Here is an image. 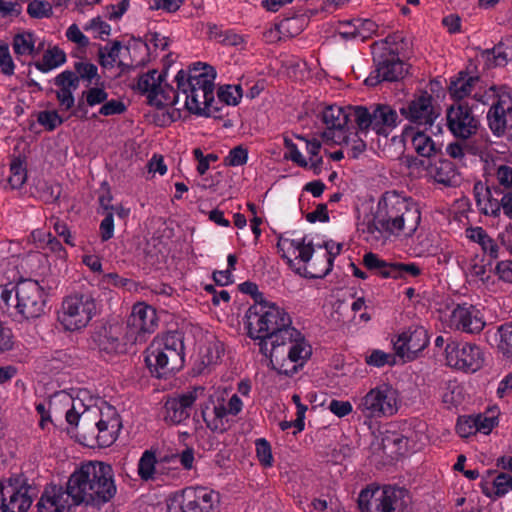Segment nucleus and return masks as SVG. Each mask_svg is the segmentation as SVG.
<instances>
[{"mask_svg":"<svg viewBox=\"0 0 512 512\" xmlns=\"http://www.w3.org/2000/svg\"><path fill=\"white\" fill-rule=\"evenodd\" d=\"M37 121L46 130L53 131L63 123V119L57 111H41L38 113Z\"/></svg>","mask_w":512,"mask_h":512,"instance_id":"nucleus-52","label":"nucleus"},{"mask_svg":"<svg viewBox=\"0 0 512 512\" xmlns=\"http://www.w3.org/2000/svg\"><path fill=\"white\" fill-rule=\"evenodd\" d=\"M482 58L485 59V65L488 68L505 66L512 56L508 53L507 49L504 48L502 43L483 51Z\"/></svg>","mask_w":512,"mask_h":512,"instance_id":"nucleus-40","label":"nucleus"},{"mask_svg":"<svg viewBox=\"0 0 512 512\" xmlns=\"http://www.w3.org/2000/svg\"><path fill=\"white\" fill-rule=\"evenodd\" d=\"M363 264L382 278L406 279L407 276L418 277L422 272L416 263L386 262L372 252L363 256Z\"/></svg>","mask_w":512,"mask_h":512,"instance_id":"nucleus-17","label":"nucleus"},{"mask_svg":"<svg viewBox=\"0 0 512 512\" xmlns=\"http://www.w3.org/2000/svg\"><path fill=\"white\" fill-rule=\"evenodd\" d=\"M429 342L427 331L423 327L409 328L399 335L394 342V349L398 356L413 360Z\"/></svg>","mask_w":512,"mask_h":512,"instance_id":"nucleus-23","label":"nucleus"},{"mask_svg":"<svg viewBox=\"0 0 512 512\" xmlns=\"http://www.w3.org/2000/svg\"><path fill=\"white\" fill-rule=\"evenodd\" d=\"M127 325L137 336L153 332L157 325L155 309L144 303L135 304L127 320Z\"/></svg>","mask_w":512,"mask_h":512,"instance_id":"nucleus-26","label":"nucleus"},{"mask_svg":"<svg viewBox=\"0 0 512 512\" xmlns=\"http://www.w3.org/2000/svg\"><path fill=\"white\" fill-rule=\"evenodd\" d=\"M96 312L92 293H74L63 299L58 320L65 330L76 331L86 327Z\"/></svg>","mask_w":512,"mask_h":512,"instance_id":"nucleus-10","label":"nucleus"},{"mask_svg":"<svg viewBox=\"0 0 512 512\" xmlns=\"http://www.w3.org/2000/svg\"><path fill=\"white\" fill-rule=\"evenodd\" d=\"M409 500L404 488L367 487L358 496V507L361 512H405Z\"/></svg>","mask_w":512,"mask_h":512,"instance_id":"nucleus-8","label":"nucleus"},{"mask_svg":"<svg viewBox=\"0 0 512 512\" xmlns=\"http://www.w3.org/2000/svg\"><path fill=\"white\" fill-rule=\"evenodd\" d=\"M34 44V36L30 32L17 34L13 38V49L17 55L36 54Z\"/></svg>","mask_w":512,"mask_h":512,"instance_id":"nucleus-44","label":"nucleus"},{"mask_svg":"<svg viewBox=\"0 0 512 512\" xmlns=\"http://www.w3.org/2000/svg\"><path fill=\"white\" fill-rule=\"evenodd\" d=\"M181 91L175 90L172 86L160 84V89L157 90V94L150 96V105L158 108L165 106H173L178 102Z\"/></svg>","mask_w":512,"mask_h":512,"instance_id":"nucleus-39","label":"nucleus"},{"mask_svg":"<svg viewBox=\"0 0 512 512\" xmlns=\"http://www.w3.org/2000/svg\"><path fill=\"white\" fill-rule=\"evenodd\" d=\"M353 31H341L340 34L345 38L361 37L366 38L376 29V24L369 19H353L350 23Z\"/></svg>","mask_w":512,"mask_h":512,"instance_id":"nucleus-42","label":"nucleus"},{"mask_svg":"<svg viewBox=\"0 0 512 512\" xmlns=\"http://www.w3.org/2000/svg\"><path fill=\"white\" fill-rule=\"evenodd\" d=\"M284 146L288 150V153H286L284 156L285 159H290L292 162L296 163L302 168L308 167V161L303 157L296 144H294L290 138H284Z\"/></svg>","mask_w":512,"mask_h":512,"instance_id":"nucleus-54","label":"nucleus"},{"mask_svg":"<svg viewBox=\"0 0 512 512\" xmlns=\"http://www.w3.org/2000/svg\"><path fill=\"white\" fill-rule=\"evenodd\" d=\"M46 288L37 280L20 279L16 284L0 285V307L14 308L22 320H35L46 314Z\"/></svg>","mask_w":512,"mask_h":512,"instance_id":"nucleus-4","label":"nucleus"},{"mask_svg":"<svg viewBox=\"0 0 512 512\" xmlns=\"http://www.w3.org/2000/svg\"><path fill=\"white\" fill-rule=\"evenodd\" d=\"M126 111V105L117 99L106 100L99 109V114L103 116L120 115Z\"/></svg>","mask_w":512,"mask_h":512,"instance_id":"nucleus-60","label":"nucleus"},{"mask_svg":"<svg viewBox=\"0 0 512 512\" xmlns=\"http://www.w3.org/2000/svg\"><path fill=\"white\" fill-rule=\"evenodd\" d=\"M248 151L243 146L239 145L230 150L228 156L225 158L224 163L227 166H242L247 163Z\"/></svg>","mask_w":512,"mask_h":512,"instance_id":"nucleus-55","label":"nucleus"},{"mask_svg":"<svg viewBox=\"0 0 512 512\" xmlns=\"http://www.w3.org/2000/svg\"><path fill=\"white\" fill-rule=\"evenodd\" d=\"M277 247L280 251L283 252H285V249H287V251L292 250L293 253L298 252L297 258H299L304 263H308L314 253V247L312 243H305V238L295 240L280 237L277 243ZM282 257L287 259V263L290 267H292V259L287 257L285 253H283Z\"/></svg>","mask_w":512,"mask_h":512,"instance_id":"nucleus-31","label":"nucleus"},{"mask_svg":"<svg viewBox=\"0 0 512 512\" xmlns=\"http://www.w3.org/2000/svg\"><path fill=\"white\" fill-rule=\"evenodd\" d=\"M67 484L80 505L100 506L116 493L112 467L100 461L82 463L70 475Z\"/></svg>","mask_w":512,"mask_h":512,"instance_id":"nucleus-3","label":"nucleus"},{"mask_svg":"<svg viewBox=\"0 0 512 512\" xmlns=\"http://www.w3.org/2000/svg\"><path fill=\"white\" fill-rule=\"evenodd\" d=\"M122 44L120 41H114L111 46L100 47L98 50V57L101 66L104 68L113 67L116 63Z\"/></svg>","mask_w":512,"mask_h":512,"instance_id":"nucleus-45","label":"nucleus"},{"mask_svg":"<svg viewBox=\"0 0 512 512\" xmlns=\"http://www.w3.org/2000/svg\"><path fill=\"white\" fill-rule=\"evenodd\" d=\"M397 391L389 384L383 383L363 396L357 409L366 418H380L394 415L397 408Z\"/></svg>","mask_w":512,"mask_h":512,"instance_id":"nucleus-12","label":"nucleus"},{"mask_svg":"<svg viewBox=\"0 0 512 512\" xmlns=\"http://www.w3.org/2000/svg\"><path fill=\"white\" fill-rule=\"evenodd\" d=\"M184 344L182 335L168 332L156 337L145 351V363L152 375L166 378L184 366Z\"/></svg>","mask_w":512,"mask_h":512,"instance_id":"nucleus-6","label":"nucleus"},{"mask_svg":"<svg viewBox=\"0 0 512 512\" xmlns=\"http://www.w3.org/2000/svg\"><path fill=\"white\" fill-rule=\"evenodd\" d=\"M29 486L22 476L11 477L7 480L5 500L1 502L2 512H27L32 504L28 495Z\"/></svg>","mask_w":512,"mask_h":512,"instance_id":"nucleus-22","label":"nucleus"},{"mask_svg":"<svg viewBox=\"0 0 512 512\" xmlns=\"http://www.w3.org/2000/svg\"><path fill=\"white\" fill-rule=\"evenodd\" d=\"M495 273L499 279L512 284V260H504L497 263Z\"/></svg>","mask_w":512,"mask_h":512,"instance_id":"nucleus-64","label":"nucleus"},{"mask_svg":"<svg viewBox=\"0 0 512 512\" xmlns=\"http://www.w3.org/2000/svg\"><path fill=\"white\" fill-rule=\"evenodd\" d=\"M353 121L360 133L367 134L371 129L378 135L388 136L398 125L399 116L388 104H372L369 107L355 106Z\"/></svg>","mask_w":512,"mask_h":512,"instance_id":"nucleus-9","label":"nucleus"},{"mask_svg":"<svg viewBox=\"0 0 512 512\" xmlns=\"http://www.w3.org/2000/svg\"><path fill=\"white\" fill-rule=\"evenodd\" d=\"M242 97V89L239 85H227L220 87L218 98L225 105H237Z\"/></svg>","mask_w":512,"mask_h":512,"instance_id":"nucleus-48","label":"nucleus"},{"mask_svg":"<svg viewBox=\"0 0 512 512\" xmlns=\"http://www.w3.org/2000/svg\"><path fill=\"white\" fill-rule=\"evenodd\" d=\"M54 84L59 88L76 90L79 86V77L75 72L65 70L55 77Z\"/></svg>","mask_w":512,"mask_h":512,"instance_id":"nucleus-50","label":"nucleus"},{"mask_svg":"<svg viewBox=\"0 0 512 512\" xmlns=\"http://www.w3.org/2000/svg\"><path fill=\"white\" fill-rule=\"evenodd\" d=\"M449 322L450 327L470 334L479 333L485 326L480 311L466 304H458L452 310Z\"/></svg>","mask_w":512,"mask_h":512,"instance_id":"nucleus-25","label":"nucleus"},{"mask_svg":"<svg viewBox=\"0 0 512 512\" xmlns=\"http://www.w3.org/2000/svg\"><path fill=\"white\" fill-rule=\"evenodd\" d=\"M163 461H158L156 454L152 450H145L138 462V475L143 481H151L156 479L157 465Z\"/></svg>","mask_w":512,"mask_h":512,"instance_id":"nucleus-36","label":"nucleus"},{"mask_svg":"<svg viewBox=\"0 0 512 512\" xmlns=\"http://www.w3.org/2000/svg\"><path fill=\"white\" fill-rule=\"evenodd\" d=\"M79 505L66 483L65 488L58 485L47 486L36 506L37 512H73Z\"/></svg>","mask_w":512,"mask_h":512,"instance_id":"nucleus-18","label":"nucleus"},{"mask_svg":"<svg viewBox=\"0 0 512 512\" xmlns=\"http://www.w3.org/2000/svg\"><path fill=\"white\" fill-rule=\"evenodd\" d=\"M184 0H148V6L151 10H163L167 13L176 12Z\"/></svg>","mask_w":512,"mask_h":512,"instance_id":"nucleus-59","label":"nucleus"},{"mask_svg":"<svg viewBox=\"0 0 512 512\" xmlns=\"http://www.w3.org/2000/svg\"><path fill=\"white\" fill-rule=\"evenodd\" d=\"M377 221L391 228L392 233L411 237L421 221L419 206L410 197L395 191L385 192L377 205Z\"/></svg>","mask_w":512,"mask_h":512,"instance_id":"nucleus-5","label":"nucleus"},{"mask_svg":"<svg viewBox=\"0 0 512 512\" xmlns=\"http://www.w3.org/2000/svg\"><path fill=\"white\" fill-rule=\"evenodd\" d=\"M165 76L166 73H159L157 70L153 69L139 77L136 89L147 95L149 104L150 96L157 94V90L160 89V84L163 83Z\"/></svg>","mask_w":512,"mask_h":512,"instance_id":"nucleus-33","label":"nucleus"},{"mask_svg":"<svg viewBox=\"0 0 512 512\" xmlns=\"http://www.w3.org/2000/svg\"><path fill=\"white\" fill-rule=\"evenodd\" d=\"M66 62L65 52L57 46L49 48L45 51L42 61H37L34 66L37 70L47 73Z\"/></svg>","mask_w":512,"mask_h":512,"instance_id":"nucleus-37","label":"nucleus"},{"mask_svg":"<svg viewBox=\"0 0 512 512\" xmlns=\"http://www.w3.org/2000/svg\"><path fill=\"white\" fill-rule=\"evenodd\" d=\"M27 13L32 18H45L52 15V6L47 1L33 0L28 4Z\"/></svg>","mask_w":512,"mask_h":512,"instance_id":"nucleus-51","label":"nucleus"},{"mask_svg":"<svg viewBox=\"0 0 512 512\" xmlns=\"http://www.w3.org/2000/svg\"><path fill=\"white\" fill-rule=\"evenodd\" d=\"M456 430L457 433L463 438H467L470 435L476 434L477 426L474 418H472V415L459 417Z\"/></svg>","mask_w":512,"mask_h":512,"instance_id":"nucleus-57","label":"nucleus"},{"mask_svg":"<svg viewBox=\"0 0 512 512\" xmlns=\"http://www.w3.org/2000/svg\"><path fill=\"white\" fill-rule=\"evenodd\" d=\"M425 169L428 175L439 184L455 186L459 180V173L455 164L448 159H438L434 162L428 161Z\"/></svg>","mask_w":512,"mask_h":512,"instance_id":"nucleus-27","label":"nucleus"},{"mask_svg":"<svg viewBox=\"0 0 512 512\" xmlns=\"http://www.w3.org/2000/svg\"><path fill=\"white\" fill-rule=\"evenodd\" d=\"M99 229H100V237H101L102 242H106L113 237L114 219H113L112 211H108L105 214L104 219L100 223Z\"/></svg>","mask_w":512,"mask_h":512,"instance_id":"nucleus-63","label":"nucleus"},{"mask_svg":"<svg viewBox=\"0 0 512 512\" xmlns=\"http://www.w3.org/2000/svg\"><path fill=\"white\" fill-rule=\"evenodd\" d=\"M400 113L411 123L432 126L439 112L433 105V97L428 92H422L406 106L400 108Z\"/></svg>","mask_w":512,"mask_h":512,"instance_id":"nucleus-21","label":"nucleus"},{"mask_svg":"<svg viewBox=\"0 0 512 512\" xmlns=\"http://www.w3.org/2000/svg\"><path fill=\"white\" fill-rule=\"evenodd\" d=\"M14 62L6 44L0 45V69L4 75L10 76L14 73Z\"/></svg>","mask_w":512,"mask_h":512,"instance_id":"nucleus-61","label":"nucleus"},{"mask_svg":"<svg viewBox=\"0 0 512 512\" xmlns=\"http://www.w3.org/2000/svg\"><path fill=\"white\" fill-rule=\"evenodd\" d=\"M480 82L477 76H468L464 72H460L455 80H452L449 85V93L452 98L460 101L466 96L470 95L476 84Z\"/></svg>","mask_w":512,"mask_h":512,"instance_id":"nucleus-32","label":"nucleus"},{"mask_svg":"<svg viewBox=\"0 0 512 512\" xmlns=\"http://www.w3.org/2000/svg\"><path fill=\"white\" fill-rule=\"evenodd\" d=\"M488 125L496 136H502L507 129H512V99L502 94L493 102L487 113Z\"/></svg>","mask_w":512,"mask_h":512,"instance_id":"nucleus-24","label":"nucleus"},{"mask_svg":"<svg viewBox=\"0 0 512 512\" xmlns=\"http://www.w3.org/2000/svg\"><path fill=\"white\" fill-rule=\"evenodd\" d=\"M161 461L177 462L179 461L185 469H191L194 462V451L192 448H186L180 454H173L171 456H165L161 458Z\"/></svg>","mask_w":512,"mask_h":512,"instance_id":"nucleus-58","label":"nucleus"},{"mask_svg":"<svg viewBox=\"0 0 512 512\" xmlns=\"http://www.w3.org/2000/svg\"><path fill=\"white\" fill-rule=\"evenodd\" d=\"M255 446L259 462L264 467H271L273 464V456L270 443L266 439L260 438L256 440Z\"/></svg>","mask_w":512,"mask_h":512,"instance_id":"nucleus-49","label":"nucleus"},{"mask_svg":"<svg viewBox=\"0 0 512 512\" xmlns=\"http://www.w3.org/2000/svg\"><path fill=\"white\" fill-rule=\"evenodd\" d=\"M120 427V422L117 418L110 420L100 419L95 423L97 430L96 439L99 446L106 447L112 444L116 439V433Z\"/></svg>","mask_w":512,"mask_h":512,"instance_id":"nucleus-34","label":"nucleus"},{"mask_svg":"<svg viewBox=\"0 0 512 512\" xmlns=\"http://www.w3.org/2000/svg\"><path fill=\"white\" fill-rule=\"evenodd\" d=\"M224 344L219 340L208 342L202 351V363L205 366L217 364L224 354Z\"/></svg>","mask_w":512,"mask_h":512,"instance_id":"nucleus-43","label":"nucleus"},{"mask_svg":"<svg viewBox=\"0 0 512 512\" xmlns=\"http://www.w3.org/2000/svg\"><path fill=\"white\" fill-rule=\"evenodd\" d=\"M201 62L193 64L188 72L180 70L175 80L178 90L184 96L186 109L195 115L223 118L224 106H213L214 102V79L216 72L212 66Z\"/></svg>","mask_w":512,"mask_h":512,"instance_id":"nucleus-2","label":"nucleus"},{"mask_svg":"<svg viewBox=\"0 0 512 512\" xmlns=\"http://www.w3.org/2000/svg\"><path fill=\"white\" fill-rule=\"evenodd\" d=\"M101 352L108 355L117 354L124 351V344L112 329H104L97 334L95 339Z\"/></svg>","mask_w":512,"mask_h":512,"instance_id":"nucleus-35","label":"nucleus"},{"mask_svg":"<svg viewBox=\"0 0 512 512\" xmlns=\"http://www.w3.org/2000/svg\"><path fill=\"white\" fill-rule=\"evenodd\" d=\"M245 317L248 335L259 340L260 352L270 358L272 365L274 362L279 364V348L284 340L298 336L289 314L275 303L266 301L252 305Z\"/></svg>","mask_w":512,"mask_h":512,"instance_id":"nucleus-1","label":"nucleus"},{"mask_svg":"<svg viewBox=\"0 0 512 512\" xmlns=\"http://www.w3.org/2000/svg\"><path fill=\"white\" fill-rule=\"evenodd\" d=\"M324 247L326 248L327 253L323 255V257L315 259L311 264H309V266H305L303 271L299 268L296 272L311 279L325 277L332 270L333 259L336 255L340 254L342 244L338 243L336 246V252H333L332 249L329 248V243H325Z\"/></svg>","mask_w":512,"mask_h":512,"instance_id":"nucleus-29","label":"nucleus"},{"mask_svg":"<svg viewBox=\"0 0 512 512\" xmlns=\"http://www.w3.org/2000/svg\"><path fill=\"white\" fill-rule=\"evenodd\" d=\"M108 99L107 91L102 87H90L87 90L82 91L78 98L77 105L71 112V116H74L80 120H87L88 107H94L100 105Z\"/></svg>","mask_w":512,"mask_h":512,"instance_id":"nucleus-28","label":"nucleus"},{"mask_svg":"<svg viewBox=\"0 0 512 512\" xmlns=\"http://www.w3.org/2000/svg\"><path fill=\"white\" fill-rule=\"evenodd\" d=\"M359 231L364 235L367 242L371 244H385L390 235H393L391 228L388 225L379 224L377 221V211L371 215L366 216L359 224Z\"/></svg>","mask_w":512,"mask_h":512,"instance_id":"nucleus-30","label":"nucleus"},{"mask_svg":"<svg viewBox=\"0 0 512 512\" xmlns=\"http://www.w3.org/2000/svg\"><path fill=\"white\" fill-rule=\"evenodd\" d=\"M279 353L281 355L279 364L274 362L273 368L280 374L292 376L310 358L312 349L304 336L298 331V336L284 340L283 345L279 348Z\"/></svg>","mask_w":512,"mask_h":512,"instance_id":"nucleus-13","label":"nucleus"},{"mask_svg":"<svg viewBox=\"0 0 512 512\" xmlns=\"http://www.w3.org/2000/svg\"><path fill=\"white\" fill-rule=\"evenodd\" d=\"M77 76L80 79L87 80L89 83L94 78H99L98 68L96 65L88 62H76L74 65Z\"/></svg>","mask_w":512,"mask_h":512,"instance_id":"nucleus-56","label":"nucleus"},{"mask_svg":"<svg viewBox=\"0 0 512 512\" xmlns=\"http://www.w3.org/2000/svg\"><path fill=\"white\" fill-rule=\"evenodd\" d=\"M447 126L451 133L461 139L475 135L479 128V120L467 104L459 103L447 109Z\"/></svg>","mask_w":512,"mask_h":512,"instance_id":"nucleus-19","label":"nucleus"},{"mask_svg":"<svg viewBox=\"0 0 512 512\" xmlns=\"http://www.w3.org/2000/svg\"><path fill=\"white\" fill-rule=\"evenodd\" d=\"M390 37L373 45L375 69L365 79L367 86H376L383 81L396 82L408 73L406 64L400 59L399 52L393 47Z\"/></svg>","mask_w":512,"mask_h":512,"instance_id":"nucleus-7","label":"nucleus"},{"mask_svg":"<svg viewBox=\"0 0 512 512\" xmlns=\"http://www.w3.org/2000/svg\"><path fill=\"white\" fill-rule=\"evenodd\" d=\"M412 145L418 155L426 158L436 155L440 150L433 139L421 131L412 136Z\"/></svg>","mask_w":512,"mask_h":512,"instance_id":"nucleus-38","label":"nucleus"},{"mask_svg":"<svg viewBox=\"0 0 512 512\" xmlns=\"http://www.w3.org/2000/svg\"><path fill=\"white\" fill-rule=\"evenodd\" d=\"M355 106L342 108L336 105L327 106L321 113L322 122L326 130L322 132V138L335 144H349L347 131L348 122L353 119L352 110Z\"/></svg>","mask_w":512,"mask_h":512,"instance_id":"nucleus-14","label":"nucleus"},{"mask_svg":"<svg viewBox=\"0 0 512 512\" xmlns=\"http://www.w3.org/2000/svg\"><path fill=\"white\" fill-rule=\"evenodd\" d=\"M447 364L456 369L476 372L484 363L481 349L470 343L450 342L445 348Z\"/></svg>","mask_w":512,"mask_h":512,"instance_id":"nucleus-16","label":"nucleus"},{"mask_svg":"<svg viewBox=\"0 0 512 512\" xmlns=\"http://www.w3.org/2000/svg\"><path fill=\"white\" fill-rule=\"evenodd\" d=\"M498 350L507 358L512 357V322L504 323L498 327Z\"/></svg>","mask_w":512,"mask_h":512,"instance_id":"nucleus-46","label":"nucleus"},{"mask_svg":"<svg viewBox=\"0 0 512 512\" xmlns=\"http://www.w3.org/2000/svg\"><path fill=\"white\" fill-rule=\"evenodd\" d=\"M365 361L370 366L383 367L386 364L394 365L395 356L381 350H373L370 355L365 357Z\"/></svg>","mask_w":512,"mask_h":512,"instance_id":"nucleus-53","label":"nucleus"},{"mask_svg":"<svg viewBox=\"0 0 512 512\" xmlns=\"http://www.w3.org/2000/svg\"><path fill=\"white\" fill-rule=\"evenodd\" d=\"M503 195V191L499 188H490L489 195H486L481 207V211L486 215H492L494 217L499 216L501 211L500 199L498 196Z\"/></svg>","mask_w":512,"mask_h":512,"instance_id":"nucleus-47","label":"nucleus"},{"mask_svg":"<svg viewBox=\"0 0 512 512\" xmlns=\"http://www.w3.org/2000/svg\"><path fill=\"white\" fill-rule=\"evenodd\" d=\"M495 494L498 497L504 496L512 490V475L508 473H500L493 482Z\"/></svg>","mask_w":512,"mask_h":512,"instance_id":"nucleus-62","label":"nucleus"},{"mask_svg":"<svg viewBox=\"0 0 512 512\" xmlns=\"http://www.w3.org/2000/svg\"><path fill=\"white\" fill-rule=\"evenodd\" d=\"M203 393V387H195L191 391L168 398L163 407L164 421L174 425L183 423L190 417L195 401Z\"/></svg>","mask_w":512,"mask_h":512,"instance_id":"nucleus-20","label":"nucleus"},{"mask_svg":"<svg viewBox=\"0 0 512 512\" xmlns=\"http://www.w3.org/2000/svg\"><path fill=\"white\" fill-rule=\"evenodd\" d=\"M219 494L204 487H187L167 500V512H214Z\"/></svg>","mask_w":512,"mask_h":512,"instance_id":"nucleus-11","label":"nucleus"},{"mask_svg":"<svg viewBox=\"0 0 512 512\" xmlns=\"http://www.w3.org/2000/svg\"><path fill=\"white\" fill-rule=\"evenodd\" d=\"M11 175L8 178V183L12 189L21 188L27 180V170L25 161L20 157L14 158L10 163Z\"/></svg>","mask_w":512,"mask_h":512,"instance_id":"nucleus-41","label":"nucleus"},{"mask_svg":"<svg viewBox=\"0 0 512 512\" xmlns=\"http://www.w3.org/2000/svg\"><path fill=\"white\" fill-rule=\"evenodd\" d=\"M243 407L242 400L233 394L227 406L222 402L215 403L211 398L201 406V416L206 426L213 432L223 433L229 428L227 416L238 415Z\"/></svg>","mask_w":512,"mask_h":512,"instance_id":"nucleus-15","label":"nucleus"}]
</instances>
